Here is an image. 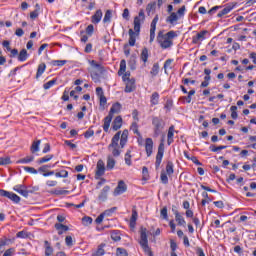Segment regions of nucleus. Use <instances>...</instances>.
<instances>
[{"label":"nucleus","mask_w":256,"mask_h":256,"mask_svg":"<svg viewBox=\"0 0 256 256\" xmlns=\"http://www.w3.org/2000/svg\"><path fill=\"white\" fill-rule=\"evenodd\" d=\"M179 35L176 31L172 30L167 33L159 31L156 37V41L161 47V49H171L173 47V39H176Z\"/></svg>","instance_id":"obj_1"},{"label":"nucleus","mask_w":256,"mask_h":256,"mask_svg":"<svg viewBox=\"0 0 256 256\" xmlns=\"http://www.w3.org/2000/svg\"><path fill=\"white\" fill-rule=\"evenodd\" d=\"M120 111L121 103H114L110 108L108 115L104 118L103 130L105 131V133L109 132V127H111V121H113V115H115V113H119Z\"/></svg>","instance_id":"obj_2"},{"label":"nucleus","mask_w":256,"mask_h":256,"mask_svg":"<svg viewBox=\"0 0 256 256\" xmlns=\"http://www.w3.org/2000/svg\"><path fill=\"white\" fill-rule=\"evenodd\" d=\"M140 247H142L144 253L149 256H153V252L149 247V239L147 238V228H141L140 230Z\"/></svg>","instance_id":"obj_3"},{"label":"nucleus","mask_w":256,"mask_h":256,"mask_svg":"<svg viewBox=\"0 0 256 256\" xmlns=\"http://www.w3.org/2000/svg\"><path fill=\"white\" fill-rule=\"evenodd\" d=\"M152 126L154 131L153 137H159L163 133V129H165V120L159 116H153Z\"/></svg>","instance_id":"obj_4"},{"label":"nucleus","mask_w":256,"mask_h":256,"mask_svg":"<svg viewBox=\"0 0 256 256\" xmlns=\"http://www.w3.org/2000/svg\"><path fill=\"white\" fill-rule=\"evenodd\" d=\"M185 11H186V7L184 5L180 9H178L177 12H172L166 18V23H169V25H173V26L177 25V21H179V19H183L185 17Z\"/></svg>","instance_id":"obj_5"},{"label":"nucleus","mask_w":256,"mask_h":256,"mask_svg":"<svg viewBox=\"0 0 256 256\" xmlns=\"http://www.w3.org/2000/svg\"><path fill=\"white\" fill-rule=\"evenodd\" d=\"M141 23H145V11L141 9L138 16L134 18V31L137 35L141 33Z\"/></svg>","instance_id":"obj_6"},{"label":"nucleus","mask_w":256,"mask_h":256,"mask_svg":"<svg viewBox=\"0 0 256 256\" xmlns=\"http://www.w3.org/2000/svg\"><path fill=\"white\" fill-rule=\"evenodd\" d=\"M0 197H6V199L13 201L16 205L21 203V197L14 192L0 189Z\"/></svg>","instance_id":"obj_7"},{"label":"nucleus","mask_w":256,"mask_h":256,"mask_svg":"<svg viewBox=\"0 0 256 256\" xmlns=\"http://www.w3.org/2000/svg\"><path fill=\"white\" fill-rule=\"evenodd\" d=\"M127 71V62L125 60H121L120 61V68L118 70V75L121 76L122 75V80L125 81H129L131 80V72H125Z\"/></svg>","instance_id":"obj_8"},{"label":"nucleus","mask_w":256,"mask_h":256,"mask_svg":"<svg viewBox=\"0 0 256 256\" xmlns=\"http://www.w3.org/2000/svg\"><path fill=\"white\" fill-rule=\"evenodd\" d=\"M163 155H165V144L161 142L158 146V152L156 154L155 168L159 169L163 161Z\"/></svg>","instance_id":"obj_9"},{"label":"nucleus","mask_w":256,"mask_h":256,"mask_svg":"<svg viewBox=\"0 0 256 256\" xmlns=\"http://www.w3.org/2000/svg\"><path fill=\"white\" fill-rule=\"evenodd\" d=\"M13 191H16V193H19V195H22V197H29V193H33V190H29V187H27L24 184H18L13 187Z\"/></svg>","instance_id":"obj_10"},{"label":"nucleus","mask_w":256,"mask_h":256,"mask_svg":"<svg viewBox=\"0 0 256 256\" xmlns=\"http://www.w3.org/2000/svg\"><path fill=\"white\" fill-rule=\"evenodd\" d=\"M172 213H174L175 221L178 227H187V221H185V217H183L181 212L175 208H172Z\"/></svg>","instance_id":"obj_11"},{"label":"nucleus","mask_w":256,"mask_h":256,"mask_svg":"<svg viewBox=\"0 0 256 256\" xmlns=\"http://www.w3.org/2000/svg\"><path fill=\"white\" fill-rule=\"evenodd\" d=\"M205 35H209V31L202 30L198 32L195 36L192 37V43L193 45H201L202 41H205L206 37Z\"/></svg>","instance_id":"obj_12"},{"label":"nucleus","mask_w":256,"mask_h":256,"mask_svg":"<svg viewBox=\"0 0 256 256\" xmlns=\"http://www.w3.org/2000/svg\"><path fill=\"white\" fill-rule=\"evenodd\" d=\"M105 175V162L98 160L96 165L95 179H101Z\"/></svg>","instance_id":"obj_13"},{"label":"nucleus","mask_w":256,"mask_h":256,"mask_svg":"<svg viewBox=\"0 0 256 256\" xmlns=\"http://www.w3.org/2000/svg\"><path fill=\"white\" fill-rule=\"evenodd\" d=\"M127 191V184H125V181L120 180L118 182L117 187L114 189V197H117L119 195H123Z\"/></svg>","instance_id":"obj_14"},{"label":"nucleus","mask_w":256,"mask_h":256,"mask_svg":"<svg viewBox=\"0 0 256 256\" xmlns=\"http://www.w3.org/2000/svg\"><path fill=\"white\" fill-rule=\"evenodd\" d=\"M204 74L206 76L204 77V81L200 85L201 89H205V87H209V83L211 82V69L205 68Z\"/></svg>","instance_id":"obj_15"},{"label":"nucleus","mask_w":256,"mask_h":256,"mask_svg":"<svg viewBox=\"0 0 256 256\" xmlns=\"http://www.w3.org/2000/svg\"><path fill=\"white\" fill-rule=\"evenodd\" d=\"M101 19H103V11L98 9L94 15L91 16V23L94 25H99V23H101Z\"/></svg>","instance_id":"obj_16"},{"label":"nucleus","mask_w":256,"mask_h":256,"mask_svg":"<svg viewBox=\"0 0 256 256\" xmlns=\"http://www.w3.org/2000/svg\"><path fill=\"white\" fill-rule=\"evenodd\" d=\"M126 86H125V93H133L135 89H137V86L135 85V78H131V80L125 81Z\"/></svg>","instance_id":"obj_17"},{"label":"nucleus","mask_w":256,"mask_h":256,"mask_svg":"<svg viewBox=\"0 0 256 256\" xmlns=\"http://www.w3.org/2000/svg\"><path fill=\"white\" fill-rule=\"evenodd\" d=\"M145 151L147 157H151L153 155V139L146 138L145 140Z\"/></svg>","instance_id":"obj_18"},{"label":"nucleus","mask_w":256,"mask_h":256,"mask_svg":"<svg viewBox=\"0 0 256 256\" xmlns=\"http://www.w3.org/2000/svg\"><path fill=\"white\" fill-rule=\"evenodd\" d=\"M128 35L130 47H135V43L137 42V37H139V34H137V32H135L133 29H129Z\"/></svg>","instance_id":"obj_19"},{"label":"nucleus","mask_w":256,"mask_h":256,"mask_svg":"<svg viewBox=\"0 0 256 256\" xmlns=\"http://www.w3.org/2000/svg\"><path fill=\"white\" fill-rule=\"evenodd\" d=\"M123 127V118L121 116H117L112 122L113 131H119Z\"/></svg>","instance_id":"obj_20"},{"label":"nucleus","mask_w":256,"mask_h":256,"mask_svg":"<svg viewBox=\"0 0 256 256\" xmlns=\"http://www.w3.org/2000/svg\"><path fill=\"white\" fill-rule=\"evenodd\" d=\"M173 137H175V126H170L168 129V133H167V145H172V143H174V139Z\"/></svg>","instance_id":"obj_21"},{"label":"nucleus","mask_w":256,"mask_h":256,"mask_svg":"<svg viewBox=\"0 0 256 256\" xmlns=\"http://www.w3.org/2000/svg\"><path fill=\"white\" fill-rule=\"evenodd\" d=\"M121 139V131L117 132L112 140L111 143L108 146V149H111V147H119V140Z\"/></svg>","instance_id":"obj_22"},{"label":"nucleus","mask_w":256,"mask_h":256,"mask_svg":"<svg viewBox=\"0 0 256 256\" xmlns=\"http://www.w3.org/2000/svg\"><path fill=\"white\" fill-rule=\"evenodd\" d=\"M110 190H111V187L104 186L103 189L101 190L99 196H98V199L100 201H107V195H108Z\"/></svg>","instance_id":"obj_23"},{"label":"nucleus","mask_w":256,"mask_h":256,"mask_svg":"<svg viewBox=\"0 0 256 256\" xmlns=\"http://www.w3.org/2000/svg\"><path fill=\"white\" fill-rule=\"evenodd\" d=\"M234 6L231 4H227L224 9H222L218 14L217 17L221 18L225 15H228V13H231L233 11Z\"/></svg>","instance_id":"obj_24"},{"label":"nucleus","mask_w":256,"mask_h":256,"mask_svg":"<svg viewBox=\"0 0 256 256\" xmlns=\"http://www.w3.org/2000/svg\"><path fill=\"white\" fill-rule=\"evenodd\" d=\"M155 31H157V23L152 20L150 24V40L149 43L155 41Z\"/></svg>","instance_id":"obj_25"},{"label":"nucleus","mask_w":256,"mask_h":256,"mask_svg":"<svg viewBox=\"0 0 256 256\" xmlns=\"http://www.w3.org/2000/svg\"><path fill=\"white\" fill-rule=\"evenodd\" d=\"M159 92H153L150 96V104L151 107H155V105H159V99H160Z\"/></svg>","instance_id":"obj_26"},{"label":"nucleus","mask_w":256,"mask_h":256,"mask_svg":"<svg viewBox=\"0 0 256 256\" xmlns=\"http://www.w3.org/2000/svg\"><path fill=\"white\" fill-rule=\"evenodd\" d=\"M55 229L58 231V235H63V233L69 231V226L64 225L62 223H56Z\"/></svg>","instance_id":"obj_27"},{"label":"nucleus","mask_w":256,"mask_h":256,"mask_svg":"<svg viewBox=\"0 0 256 256\" xmlns=\"http://www.w3.org/2000/svg\"><path fill=\"white\" fill-rule=\"evenodd\" d=\"M35 161V156H26L25 158L16 161L17 165H27Z\"/></svg>","instance_id":"obj_28"},{"label":"nucleus","mask_w":256,"mask_h":256,"mask_svg":"<svg viewBox=\"0 0 256 256\" xmlns=\"http://www.w3.org/2000/svg\"><path fill=\"white\" fill-rule=\"evenodd\" d=\"M44 249H45V256L53 255V246H51V242L45 240L44 241Z\"/></svg>","instance_id":"obj_29"},{"label":"nucleus","mask_w":256,"mask_h":256,"mask_svg":"<svg viewBox=\"0 0 256 256\" xmlns=\"http://www.w3.org/2000/svg\"><path fill=\"white\" fill-rule=\"evenodd\" d=\"M129 137V130H123L122 135H121V139H120V147H125V145H127V139Z\"/></svg>","instance_id":"obj_30"},{"label":"nucleus","mask_w":256,"mask_h":256,"mask_svg":"<svg viewBox=\"0 0 256 256\" xmlns=\"http://www.w3.org/2000/svg\"><path fill=\"white\" fill-rule=\"evenodd\" d=\"M46 69L47 65L45 63H40L37 68L36 79H39L43 75V73H45Z\"/></svg>","instance_id":"obj_31"},{"label":"nucleus","mask_w":256,"mask_h":256,"mask_svg":"<svg viewBox=\"0 0 256 256\" xmlns=\"http://www.w3.org/2000/svg\"><path fill=\"white\" fill-rule=\"evenodd\" d=\"M140 59L143 61V63H147L149 61V49L147 47H144L140 54Z\"/></svg>","instance_id":"obj_32"},{"label":"nucleus","mask_w":256,"mask_h":256,"mask_svg":"<svg viewBox=\"0 0 256 256\" xmlns=\"http://www.w3.org/2000/svg\"><path fill=\"white\" fill-rule=\"evenodd\" d=\"M116 163L117 162L115 161V159L113 157L108 156L107 157V164H106L107 171H111V170L115 169V164Z\"/></svg>","instance_id":"obj_33"},{"label":"nucleus","mask_w":256,"mask_h":256,"mask_svg":"<svg viewBox=\"0 0 256 256\" xmlns=\"http://www.w3.org/2000/svg\"><path fill=\"white\" fill-rule=\"evenodd\" d=\"M139 217V214L137 213L136 209H132V215L130 218V227H135L137 225V218Z\"/></svg>","instance_id":"obj_34"},{"label":"nucleus","mask_w":256,"mask_h":256,"mask_svg":"<svg viewBox=\"0 0 256 256\" xmlns=\"http://www.w3.org/2000/svg\"><path fill=\"white\" fill-rule=\"evenodd\" d=\"M26 59H29V53H27L26 49H22L18 54V61L21 63L25 62Z\"/></svg>","instance_id":"obj_35"},{"label":"nucleus","mask_w":256,"mask_h":256,"mask_svg":"<svg viewBox=\"0 0 256 256\" xmlns=\"http://www.w3.org/2000/svg\"><path fill=\"white\" fill-rule=\"evenodd\" d=\"M174 167L173 161H168L166 164V175H173L175 173Z\"/></svg>","instance_id":"obj_36"},{"label":"nucleus","mask_w":256,"mask_h":256,"mask_svg":"<svg viewBox=\"0 0 256 256\" xmlns=\"http://www.w3.org/2000/svg\"><path fill=\"white\" fill-rule=\"evenodd\" d=\"M105 244H100L97 248V250L92 253V256H103L105 255Z\"/></svg>","instance_id":"obj_37"},{"label":"nucleus","mask_w":256,"mask_h":256,"mask_svg":"<svg viewBox=\"0 0 256 256\" xmlns=\"http://www.w3.org/2000/svg\"><path fill=\"white\" fill-rule=\"evenodd\" d=\"M130 131H132L134 135L141 137V132H139V124H137V122H132L130 126Z\"/></svg>","instance_id":"obj_38"},{"label":"nucleus","mask_w":256,"mask_h":256,"mask_svg":"<svg viewBox=\"0 0 256 256\" xmlns=\"http://www.w3.org/2000/svg\"><path fill=\"white\" fill-rule=\"evenodd\" d=\"M54 155L50 154V155H46L42 158H39L37 160L38 165H43V163H49V161H51V159H53Z\"/></svg>","instance_id":"obj_39"},{"label":"nucleus","mask_w":256,"mask_h":256,"mask_svg":"<svg viewBox=\"0 0 256 256\" xmlns=\"http://www.w3.org/2000/svg\"><path fill=\"white\" fill-rule=\"evenodd\" d=\"M50 65H52V67H63L67 65V60H51Z\"/></svg>","instance_id":"obj_40"},{"label":"nucleus","mask_w":256,"mask_h":256,"mask_svg":"<svg viewBox=\"0 0 256 256\" xmlns=\"http://www.w3.org/2000/svg\"><path fill=\"white\" fill-rule=\"evenodd\" d=\"M40 145L41 140L34 141L30 147L31 153H38Z\"/></svg>","instance_id":"obj_41"},{"label":"nucleus","mask_w":256,"mask_h":256,"mask_svg":"<svg viewBox=\"0 0 256 256\" xmlns=\"http://www.w3.org/2000/svg\"><path fill=\"white\" fill-rule=\"evenodd\" d=\"M39 11H41V6H39V4H36L35 10L30 13V19H37V17H39Z\"/></svg>","instance_id":"obj_42"},{"label":"nucleus","mask_w":256,"mask_h":256,"mask_svg":"<svg viewBox=\"0 0 256 256\" xmlns=\"http://www.w3.org/2000/svg\"><path fill=\"white\" fill-rule=\"evenodd\" d=\"M90 65H91V67L98 69L99 73H103L105 71V68H103V66L101 64L97 63V61H95V60H91Z\"/></svg>","instance_id":"obj_43"},{"label":"nucleus","mask_w":256,"mask_h":256,"mask_svg":"<svg viewBox=\"0 0 256 256\" xmlns=\"http://www.w3.org/2000/svg\"><path fill=\"white\" fill-rule=\"evenodd\" d=\"M152 77H157L159 75V63H154L150 71Z\"/></svg>","instance_id":"obj_44"},{"label":"nucleus","mask_w":256,"mask_h":256,"mask_svg":"<svg viewBox=\"0 0 256 256\" xmlns=\"http://www.w3.org/2000/svg\"><path fill=\"white\" fill-rule=\"evenodd\" d=\"M112 241H121V232L119 230H114L111 232Z\"/></svg>","instance_id":"obj_45"},{"label":"nucleus","mask_w":256,"mask_h":256,"mask_svg":"<svg viewBox=\"0 0 256 256\" xmlns=\"http://www.w3.org/2000/svg\"><path fill=\"white\" fill-rule=\"evenodd\" d=\"M173 59L169 58L167 59L165 62H164V66H163V69H164V72L167 73V70L168 69H173Z\"/></svg>","instance_id":"obj_46"},{"label":"nucleus","mask_w":256,"mask_h":256,"mask_svg":"<svg viewBox=\"0 0 256 256\" xmlns=\"http://www.w3.org/2000/svg\"><path fill=\"white\" fill-rule=\"evenodd\" d=\"M111 17H113V11L107 10L103 18V23H111Z\"/></svg>","instance_id":"obj_47"},{"label":"nucleus","mask_w":256,"mask_h":256,"mask_svg":"<svg viewBox=\"0 0 256 256\" xmlns=\"http://www.w3.org/2000/svg\"><path fill=\"white\" fill-rule=\"evenodd\" d=\"M11 157L5 156V157H0V166H5V165H11Z\"/></svg>","instance_id":"obj_48"},{"label":"nucleus","mask_w":256,"mask_h":256,"mask_svg":"<svg viewBox=\"0 0 256 256\" xmlns=\"http://www.w3.org/2000/svg\"><path fill=\"white\" fill-rule=\"evenodd\" d=\"M57 83V78H54L48 82H46L45 84H43V89H45L46 91L51 89V87H53V85H55Z\"/></svg>","instance_id":"obj_49"},{"label":"nucleus","mask_w":256,"mask_h":256,"mask_svg":"<svg viewBox=\"0 0 256 256\" xmlns=\"http://www.w3.org/2000/svg\"><path fill=\"white\" fill-rule=\"evenodd\" d=\"M210 151H212V153H217L218 151H223V149H227V146H215V145H210L209 146Z\"/></svg>","instance_id":"obj_50"},{"label":"nucleus","mask_w":256,"mask_h":256,"mask_svg":"<svg viewBox=\"0 0 256 256\" xmlns=\"http://www.w3.org/2000/svg\"><path fill=\"white\" fill-rule=\"evenodd\" d=\"M160 217L164 219V221H169V214L167 213V206H164L160 211Z\"/></svg>","instance_id":"obj_51"},{"label":"nucleus","mask_w":256,"mask_h":256,"mask_svg":"<svg viewBox=\"0 0 256 256\" xmlns=\"http://www.w3.org/2000/svg\"><path fill=\"white\" fill-rule=\"evenodd\" d=\"M90 77L94 83H100L101 82V75L97 72H91Z\"/></svg>","instance_id":"obj_52"},{"label":"nucleus","mask_w":256,"mask_h":256,"mask_svg":"<svg viewBox=\"0 0 256 256\" xmlns=\"http://www.w3.org/2000/svg\"><path fill=\"white\" fill-rule=\"evenodd\" d=\"M124 161H125L126 165H128V167H131V165H132V162H131V150H127L126 151Z\"/></svg>","instance_id":"obj_53"},{"label":"nucleus","mask_w":256,"mask_h":256,"mask_svg":"<svg viewBox=\"0 0 256 256\" xmlns=\"http://www.w3.org/2000/svg\"><path fill=\"white\" fill-rule=\"evenodd\" d=\"M55 177H60L62 179H67L69 177V172L67 170H61L55 173Z\"/></svg>","instance_id":"obj_54"},{"label":"nucleus","mask_w":256,"mask_h":256,"mask_svg":"<svg viewBox=\"0 0 256 256\" xmlns=\"http://www.w3.org/2000/svg\"><path fill=\"white\" fill-rule=\"evenodd\" d=\"M155 7H157V4L155 2H152V3H149L147 6H146V13L148 15H151V11H155Z\"/></svg>","instance_id":"obj_55"},{"label":"nucleus","mask_w":256,"mask_h":256,"mask_svg":"<svg viewBox=\"0 0 256 256\" xmlns=\"http://www.w3.org/2000/svg\"><path fill=\"white\" fill-rule=\"evenodd\" d=\"M95 135V131L93 130V126H91L85 133L84 137L85 139H91Z\"/></svg>","instance_id":"obj_56"},{"label":"nucleus","mask_w":256,"mask_h":256,"mask_svg":"<svg viewBox=\"0 0 256 256\" xmlns=\"http://www.w3.org/2000/svg\"><path fill=\"white\" fill-rule=\"evenodd\" d=\"M95 32V26H93V24H89L86 27V35H88V37L93 36V33Z\"/></svg>","instance_id":"obj_57"},{"label":"nucleus","mask_w":256,"mask_h":256,"mask_svg":"<svg viewBox=\"0 0 256 256\" xmlns=\"http://www.w3.org/2000/svg\"><path fill=\"white\" fill-rule=\"evenodd\" d=\"M23 169H24V171H26V173H32V175H37L39 173V170H37L33 167L24 166Z\"/></svg>","instance_id":"obj_58"},{"label":"nucleus","mask_w":256,"mask_h":256,"mask_svg":"<svg viewBox=\"0 0 256 256\" xmlns=\"http://www.w3.org/2000/svg\"><path fill=\"white\" fill-rule=\"evenodd\" d=\"M142 175L144 181H149V169L146 166L142 168Z\"/></svg>","instance_id":"obj_59"},{"label":"nucleus","mask_w":256,"mask_h":256,"mask_svg":"<svg viewBox=\"0 0 256 256\" xmlns=\"http://www.w3.org/2000/svg\"><path fill=\"white\" fill-rule=\"evenodd\" d=\"M115 211H117V207H112L110 209L105 210L103 214L105 215V217H111V215H113Z\"/></svg>","instance_id":"obj_60"},{"label":"nucleus","mask_w":256,"mask_h":256,"mask_svg":"<svg viewBox=\"0 0 256 256\" xmlns=\"http://www.w3.org/2000/svg\"><path fill=\"white\" fill-rule=\"evenodd\" d=\"M116 254L120 256H129V253H127V250L125 248H117Z\"/></svg>","instance_id":"obj_61"},{"label":"nucleus","mask_w":256,"mask_h":256,"mask_svg":"<svg viewBox=\"0 0 256 256\" xmlns=\"http://www.w3.org/2000/svg\"><path fill=\"white\" fill-rule=\"evenodd\" d=\"M168 174H165V172H161L160 174V179H161V182L164 184V185H167V183H169V178L167 177Z\"/></svg>","instance_id":"obj_62"},{"label":"nucleus","mask_w":256,"mask_h":256,"mask_svg":"<svg viewBox=\"0 0 256 256\" xmlns=\"http://www.w3.org/2000/svg\"><path fill=\"white\" fill-rule=\"evenodd\" d=\"M230 111L232 119H237V117H239L237 114V106H231Z\"/></svg>","instance_id":"obj_63"},{"label":"nucleus","mask_w":256,"mask_h":256,"mask_svg":"<svg viewBox=\"0 0 256 256\" xmlns=\"http://www.w3.org/2000/svg\"><path fill=\"white\" fill-rule=\"evenodd\" d=\"M13 255H15V248H9L3 254V256H13Z\"/></svg>","instance_id":"obj_64"}]
</instances>
